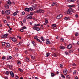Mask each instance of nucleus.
I'll list each match as a JSON object with an SVG mask.
<instances>
[{
	"instance_id": "1",
	"label": "nucleus",
	"mask_w": 79,
	"mask_h": 79,
	"mask_svg": "<svg viewBox=\"0 0 79 79\" xmlns=\"http://www.w3.org/2000/svg\"><path fill=\"white\" fill-rule=\"evenodd\" d=\"M75 6V5H69L68 6V7H69V8L68 10V11H66L65 12V13L66 15V14H68V15H71L72 13L71 12H73V9L71 8H73V7H74Z\"/></svg>"
},
{
	"instance_id": "2",
	"label": "nucleus",
	"mask_w": 79,
	"mask_h": 79,
	"mask_svg": "<svg viewBox=\"0 0 79 79\" xmlns=\"http://www.w3.org/2000/svg\"><path fill=\"white\" fill-rule=\"evenodd\" d=\"M32 18V16L31 15L29 14L27 15L26 17V19H31Z\"/></svg>"
},
{
	"instance_id": "3",
	"label": "nucleus",
	"mask_w": 79,
	"mask_h": 79,
	"mask_svg": "<svg viewBox=\"0 0 79 79\" xmlns=\"http://www.w3.org/2000/svg\"><path fill=\"white\" fill-rule=\"evenodd\" d=\"M37 13H44L45 11L44 10L42 9H39L37 10Z\"/></svg>"
},
{
	"instance_id": "4",
	"label": "nucleus",
	"mask_w": 79,
	"mask_h": 79,
	"mask_svg": "<svg viewBox=\"0 0 79 79\" xmlns=\"http://www.w3.org/2000/svg\"><path fill=\"white\" fill-rule=\"evenodd\" d=\"M63 17V15H62L60 14L58 15L57 17V19H60L61 18H62Z\"/></svg>"
},
{
	"instance_id": "5",
	"label": "nucleus",
	"mask_w": 79,
	"mask_h": 79,
	"mask_svg": "<svg viewBox=\"0 0 79 79\" xmlns=\"http://www.w3.org/2000/svg\"><path fill=\"white\" fill-rule=\"evenodd\" d=\"M7 66L8 67H9L10 69L12 71V70H13V66L12 65L10 66V65H8Z\"/></svg>"
},
{
	"instance_id": "6",
	"label": "nucleus",
	"mask_w": 79,
	"mask_h": 79,
	"mask_svg": "<svg viewBox=\"0 0 79 79\" xmlns=\"http://www.w3.org/2000/svg\"><path fill=\"white\" fill-rule=\"evenodd\" d=\"M10 74L12 77H14V73L12 71H9Z\"/></svg>"
},
{
	"instance_id": "7",
	"label": "nucleus",
	"mask_w": 79,
	"mask_h": 79,
	"mask_svg": "<svg viewBox=\"0 0 79 79\" xmlns=\"http://www.w3.org/2000/svg\"><path fill=\"white\" fill-rule=\"evenodd\" d=\"M46 43L47 44H48V45L50 44V40H49V39H48L46 40Z\"/></svg>"
},
{
	"instance_id": "8",
	"label": "nucleus",
	"mask_w": 79,
	"mask_h": 79,
	"mask_svg": "<svg viewBox=\"0 0 79 79\" xmlns=\"http://www.w3.org/2000/svg\"><path fill=\"white\" fill-rule=\"evenodd\" d=\"M67 48L68 49L70 50L71 49V48H72V46L71 44H69L67 46Z\"/></svg>"
},
{
	"instance_id": "9",
	"label": "nucleus",
	"mask_w": 79,
	"mask_h": 79,
	"mask_svg": "<svg viewBox=\"0 0 79 79\" xmlns=\"http://www.w3.org/2000/svg\"><path fill=\"white\" fill-rule=\"evenodd\" d=\"M10 12L11 11L10 10H6L5 11V13L6 15H9V14H10Z\"/></svg>"
},
{
	"instance_id": "10",
	"label": "nucleus",
	"mask_w": 79,
	"mask_h": 79,
	"mask_svg": "<svg viewBox=\"0 0 79 79\" xmlns=\"http://www.w3.org/2000/svg\"><path fill=\"white\" fill-rule=\"evenodd\" d=\"M25 11L27 12H29L30 11L29 8H25Z\"/></svg>"
},
{
	"instance_id": "11",
	"label": "nucleus",
	"mask_w": 79,
	"mask_h": 79,
	"mask_svg": "<svg viewBox=\"0 0 79 79\" xmlns=\"http://www.w3.org/2000/svg\"><path fill=\"white\" fill-rule=\"evenodd\" d=\"M12 41L14 42H17V40H16V39L15 38H13Z\"/></svg>"
},
{
	"instance_id": "12",
	"label": "nucleus",
	"mask_w": 79,
	"mask_h": 79,
	"mask_svg": "<svg viewBox=\"0 0 79 79\" xmlns=\"http://www.w3.org/2000/svg\"><path fill=\"white\" fill-rule=\"evenodd\" d=\"M25 60L27 62H29V59L27 57H26L25 58Z\"/></svg>"
},
{
	"instance_id": "13",
	"label": "nucleus",
	"mask_w": 79,
	"mask_h": 79,
	"mask_svg": "<svg viewBox=\"0 0 79 79\" xmlns=\"http://www.w3.org/2000/svg\"><path fill=\"white\" fill-rule=\"evenodd\" d=\"M67 72L68 70H64L63 71V73L65 75H66L67 74Z\"/></svg>"
},
{
	"instance_id": "14",
	"label": "nucleus",
	"mask_w": 79,
	"mask_h": 79,
	"mask_svg": "<svg viewBox=\"0 0 79 79\" xmlns=\"http://www.w3.org/2000/svg\"><path fill=\"white\" fill-rule=\"evenodd\" d=\"M40 25L39 24H34L33 26L34 27H37V26H40Z\"/></svg>"
},
{
	"instance_id": "15",
	"label": "nucleus",
	"mask_w": 79,
	"mask_h": 79,
	"mask_svg": "<svg viewBox=\"0 0 79 79\" xmlns=\"http://www.w3.org/2000/svg\"><path fill=\"white\" fill-rule=\"evenodd\" d=\"M6 47H8V48L9 47H10V44L9 43H7L6 44Z\"/></svg>"
},
{
	"instance_id": "16",
	"label": "nucleus",
	"mask_w": 79,
	"mask_h": 79,
	"mask_svg": "<svg viewBox=\"0 0 79 79\" xmlns=\"http://www.w3.org/2000/svg\"><path fill=\"white\" fill-rule=\"evenodd\" d=\"M36 7H37V5L36 4H35L33 5V10H35V9H36Z\"/></svg>"
},
{
	"instance_id": "17",
	"label": "nucleus",
	"mask_w": 79,
	"mask_h": 79,
	"mask_svg": "<svg viewBox=\"0 0 79 79\" xmlns=\"http://www.w3.org/2000/svg\"><path fill=\"white\" fill-rule=\"evenodd\" d=\"M60 49H65V47L63 46H61L60 47Z\"/></svg>"
},
{
	"instance_id": "18",
	"label": "nucleus",
	"mask_w": 79,
	"mask_h": 79,
	"mask_svg": "<svg viewBox=\"0 0 79 79\" xmlns=\"http://www.w3.org/2000/svg\"><path fill=\"white\" fill-rule=\"evenodd\" d=\"M18 69L19 71L21 72V73H23V70L20 68H19Z\"/></svg>"
},
{
	"instance_id": "19",
	"label": "nucleus",
	"mask_w": 79,
	"mask_h": 79,
	"mask_svg": "<svg viewBox=\"0 0 79 79\" xmlns=\"http://www.w3.org/2000/svg\"><path fill=\"white\" fill-rule=\"evenodd\" d=\"M31 43H32V44H33L34 47H35V45H36L35 43V42L34 41H32Z\"/></svg>"
},
{
	"instance_id": "20",
	"label": "nucleus",
	"mask_w": 79,
	"mask_h": 79,
	"mask_svg": "<svg viewBox=\"0 0 79 79\" xmlns=\"http://www.w3.org/2000/svg\"><path fill=\"white\" fill-rule=\"evenodd\" d=\"M18 15V14H17V13L16 12H15L13 14H12V15L13 16H16V15Z\"/></svg>"
},
{
	"instance_id": "21",
	"label": "nucleus",
	"mask_w": 79,
	"mask_h": 79,
	"mask_svg": "<svg viewBox=\"0 0 79 79\" xmlns=\"http://www.w3.org/2000/svg\"><path fill=\"white\" fill-rule=\"evenodd\" d=\"M61 76L62 78H64V79H66V77H65V76L63 75L62 74H61Z\"/></svg>"
},
{
	"instance_id": "22",
	"label": "nucleus",
	"mask_w": 79,
	"mask_h": 79,
	"mask_svg": "<svg viewBox=\"0 0 79 79\" xmlns=\"http://www.w3.org/2000/svg\"><path fill=\"white\" fill-rule=\"evenodd\" d=\"M36 40L38 41V42H40V43H42V41L39 40V39L38 38H37L36 39Z\"/></svg>"
},
{
	"instance_id": "23",
	"label": "nucleus",
	"mask_w": 79,
	"mask_h": 79,
	"mask_svg": "<svg viewBox=\"0 0 79 79\" xmlns=\"http://www.w3.org/2000/svg\"><path fill=\"white\" fill-rule=\"evenodd\" d=\"M7 3L9 5H11V2L10 0H8V1Z\"/></svg>"
},
{
	"instance_id": "24",
	"label": "nucleus",
	"mask_w": 79,
	"mask_h": 79,
	"mask_svg": "<svg viewBox=\"0 0 79 79\" xmlns=\"http://www.w3.org/2000/svg\"><path fill=\"white\" fill-rule=\"evenodd\" d=\"M51 76L52 77H53V76H55V74L53 73H51Z\"/></svg>"
},
{
	"instance_id": "25",
	"label": "nucleus",
	"mask_w": 79,
	"mask_h": 79,
	"mask_svg": "<svg viewBox=\"0 0 79 79\" xmlns=\"http://www.w3.org/2000/svg\"><path fill=\"white\" fill-rule=\"evenodd\" d=\"M41 40H42V41H44V37L43 36H42L40 38Z\"/></svg>"
},
{
	"instance_id": "26",
	"label": "nucleus",
	"mask_w": 79,
	"mask_h": 79,
	"mask_svg": "<svg viewBox=\"0 0 79 79\" xmlns=\"http://www.w3.org/2000/svg\"><path fill=\"white\" fill-rule=\"evenodd\" d=\"M36 30L37 31H39L40 30V28L36 27Z\"/></svg>"
},
{
	"instance_id": "27",
	"label": "nucleus",
	"mask_w": 79,
	"mask_h": 79,
	"mask_svg": "<svg viewBox=\"0 0 79 79\" xmlns=\"http://www.w3.org/2000/svg\"><path fill=\"white\" fill-rule=\"evenodd\" d=\"M2 46H5V42H2Z\"/></svg>"
},
{
	"instance_id": "28",
	"label": "nucleus",
	"mask_w": 79,
	"mask_h": 79,
	"mask_svg": "<svg viewBox=\"0 0 79 79\" xmlns=\"http://www.w3.org/2000/svg\"><path fill=\"white\" fill-rule=\"evenodd\" d=\"M51 27H56V25L55 24H53Z\"/></svg>"
},
{
	"instance_id": "29",
	"label": "nucleus",
	"mask_w": 79,
	"mask_h": 79,
	"mask_svg": "<svg viewBox=\"0 0 79 79\" xmlns=\"http://www.w3.org/2000/svg\"><path fill=\"white\" fill-rule=\"evenodd\" d=\"M46 56H47V57H48V56H50V53H46Z\"/></svg>"
},
{
	"instance_id": "30",
	"label": "nucleus",
	"mask_w": 79,
	"mask_h": 79,
	"mask_svg": "<svg viewBox=\"0 0 79 79\" xmlns=\"http://www.w3.org/2000/svg\"><path fill=\"white\" fill-rule=\"evenodd\" d=\"M68 18H69V17H65L64 18L65 20L66 21H67V20H68Z\"/></svg>"
},
{
	"instance_id": "31",
	"label": "nucleus",
	"mask_w": 79,
	"mask_h": 79,
	"mask_svg": "<svg viewBox=\"0 0 79 79\" xmlns=\"http://www.w3.org/2000/svg\"><path fill=\"white\" fill-rule=\"evenodd\" d=\"M9 73H10V72H8V71H6V75H8L9 74Z\"/></svg>"
},
{
	"instance_id": "32",
	"label": "nucleus",
	"mask_w": 79,
	"mask_h": 79,
	"mask_svg": "<svg viewBox=\"0 0 79 79\" xmlns=\"http://www.w3.org/2000/svg\"><path fill=\"white\" fill-rule=\"evenodd\" d=\"M15 79H18L19 78V77H18V75H16L15 77Z\"/></svg>"
},
{
	"instance_id": "33",
	"label": "nucleus",
	"mask_w": 79,
	"mask_h": 79,
	"mask_svg": "<svg viewBox=\"0 0 79 79\" xmlns=\"http://www.w3.org/2000/svg\"><path fill=\"white\" fill-rule=\"evenodd\" d=\"M53 56H54V57H56V53H54L53 54Z\"/></svg>"
},
{
	"instance_id": "34",
	"label": "nucleus",
	"mask_w": 79,
	"mask_h": 79,
	"mask_svg": "<svg viewBox=\"0 0 79 79\" xmlns=\"http://www.w3.org/2000/svg\"><path fill=\"white\" fill-rule=\"evenodd\" d=\"M72 66H76V64L75 63H73L72 64Z\"/></svg>"
},
{
	"instance_id": "35",
	"label": "nucleus",
	"mask_w": 79,
	"mask_h": 79,
	"mask_svg": "<svg viewBox=\"0 0 79 79\" xmlns=\"http://www.w3.org/2000/svg\"><path fill=\"white\" fill-rule=\"evenodd\" d=\"M51 27L54 29H56V27Z\"/></svg>"
},
{
	"instance_id": "36",
	"label": "nucleus",
	"mask_w": 79,
	"mask_h": 79,
	"mask_svg": "<svg viewBox=\"0 0 79 79\" xmlns=\"http://www.w3.org/2000/svg\"><path fill=\"white\" fill-rule=\"evenodd\" d=\"M4 35L5 37H7V36H8V34H4Z\"/></svg>"
},
{
	"instance_id": "37",
	"label": "nucleus",
	"mask_w": 79,
	"mask_h": 79,
	"mask_svg": "<svg viewBox=\"0 0 79 79\" xmlns=\"http://www.w3.org/2000/svg\"><path fill=\"white\" fill-rule=\"evenodd\" d=\"M20 31L22 32H24V30L23 29H22V28L21 29H20Z\"/></svg>"
},
{
	"instance_id": "38",
	"label": "nucleus",
	"mask_w": 79,
	"mask_h": 79,
	"mask_svg": "<svg viewBox=\"0 0 79 79\" xmlns=\"http://www.w3.org/2000/svg\"><path fill=\"white\" fill-rule=\"evenodd\" d=\"M21 44H22L21 42H20L19 43V44H17V45H21Z\"/></svg>"
},
{
	"instance_id": "39",
	"label": "nucleus",
	"mask_w": 79,
	"mask_h": 79,
	"mask_svg": "<svg viewBox=\"0 0 79 79\" xmlns=\"http://www.w3.org/2000/svg\"><path fill=\"white\" fill-rule=\"evenodd\" d=\"M45 23H46L47 24V23H48V20H47V19H45Z\"/></svg>"
},
{
	"instance_id": "40",
	"label": "nucleus",
	"mask_w": 79,
	"mask_h": 79,
	"mask_svg": "<svg viewBox=\"0 0 79 79\" xmlns=\"http://www.w3.org/2000/svg\"><path fill=\"white\" fill-rule=\"evenodd\" d=\"M60 41L61 42H63V41H64V39H63V38H61L60 39Z\"/></svg>"
},
{
	"instance_id": "41",
	"label": "nucleus",
	"mask_w": 79,
	"mask_h": 79,
	"mask_svg": "<svg viewBox=\"0 0 79 79\" xmlns=\"http://www.w3.org/2000/svg\"><path fill=\"white\" fill-rule=\"evenodd\" d=\"M33 9H34L33 8L30 7V10H31V11H32L33 10Z\"/></svg>"
},
{
	"instance_id": "42",
	"label": "nucleus",
	"mask_w": 79,
	"mask_h": 79,
	"mask_svg": "<svg viewBox=\"0 0 79 79\" xmlns=\"http://www.w3.org/2000/svg\"><path fill=\"white\" fill-rule=\"evenodd\" d=\"M31 57L32 59H33V60H34V58L35 57L34 56H31Z\"/></svg>"
},
{
	"instance_id": "43",
	"label": "nucleus",
	"mask_w": 79,
	"mask_h": 79,
	"mask_svg": "<svg viewBox=\"0 0 79 79\" xmlns=\"http://www.w3.org/2000/svg\"><path fill=\"white\" fill-rule=\"evenodd\" d=\"M6 59V56H3L2 57V60H5Z\"/></svg>"
},
{
	"instance_id": "44",
	"label": "nucleus",
	"mask_w": 79,
	"mask_h": 79,
	"mask_svg": "<svg viewBox=\"0 0 79 79\" xmlns=\"http://www.w3.org/2000/svg\"><path fill=\"white\" fill-rule=\"evenodd\" d=\"M52 6H54V5H55V3H53L52 4Z\"/></svg>"
},
{
	"instance_id": "45",
	"label": "nucleus",
	"mask_w": 79,
	"mask_h": 79,
	"mask_svg": "<svg viewBox=\"0 0 79 79\" xmlns=\"http://www.w3.org/2000/svg\"><path fill=\"white\" fill-rule=\"evenodd\" d=\"M75 35L76 37H77V36H78V33H77V32L75 34Z\"/></svg>"
},
{
	"instance_id": "46",
	"label": "nucleus",
	"mask_w": 79,
	"mask_h": 79,
	"mask_svg": "<svg viewBox=\"0 0 79 79\" xmlns=\"http://www.w3.org/2000/svg\"><path fill=\"white\" fill-rule=\"evenodd\" d=\"M25 14V12H23L22 13V15H24Z\"/></svg>"
},
{
	"instance_id": "47",
	"label": "nucleus",
	"mask_w": 79,
	"mask_h": 79,
	"mask_svg": "<svg viewBox=\"0 0 79 79\" xmlns=\"http://www.w3.org/2000/svg\"><path fill=\"white\" fill-rule=\"evenodd\" d=\"M76 74V71L75 70L73 72V74Z\"/></svg>"
},
{
	"instance_id": "48",
	"label": "nucleus",
	"mask_w": 79,
	"mask_h": 79,
	"mask_svg": "<svg viewBox=\"0 0 79 79\" xmlns=\"http://www.w3.org/2000/svg\"><path fill=\"white\" fill-rule=\"evenodd\" d=\"M22 29L24 30L25 29H26V27H23L22 28Z\"/></svg>"
},
{
	"instance_id": "49",
	"label": "nucleus",
	"mask_w": 79,
	"mask_h": 79,
	"mask_svg": "<svg viewBox=\"0 0 79 79\" xmlns=\"http://www.w3.org/2000/svg\"><path fill=\"white\" fill-rule=\"evenodd\" d=\"M31 15H34V13H33V12H30V14Z\"/></svg>"
},
{
	"instance_id": "50",
	"label": "nucleus",
	"mask_w": 79,
	"mask_h": 79,
	"mask_svg": "<svg viewBox=\"0 0 79 79\" xmlns=\"http://www.w3.org/2000/svg\"><path fill=\"white\" fill-rule=\"evenodd\" d=\"M17 63L18 64H21V62H20L19 61H17Z\"/></svg>"
},
{
	"instance_id": "51",
	"label": "nucleus",
	"mask_w": 79,
	"mask_h": 79,
	"mask_svg": "<svg viewBox=\"0 0 79 79\" xmlns=\"http://www.w3.org/2000/svg\"><path fill=\"white\" fill-rule=\"evenodd\" d=\"M23 22L24 23H26V19H24Z\"/></svg>"
},
{
	"instance_id": "52",
	"label": "nucleus",
	"mask_w": 79,
	"mask_h": 79,
	"mask_svg": "<svg viewBox=\"0 0 79 79\" xmlns=\"http://www.w3.org/2000/svg\"><path fill=\"white\" fill-rule=\"evenodd\" d=\"M17 37L18 38H19V39H21V36H17Z\"/></svg>"
},
{
	"instance_id": "53",
	"label": "nucleus",
	"mask_w": 79,
	"mask_h": 79,
	"mask_svg": "<svg viewBox=\"0 0 79 79\" xmlns=\"http://www.w3.org/2000/svg\"><path fill=\"white\" fill-rule=\"evenodd\" d=\"M36 27H33V29L34 30H36Z\"/></svg>"
},
{
	"instance_id": "54",
	"label": "nucleus",
	"mask_w": 79,
	"mask_h": 79,
	"mask_svg": "<svg viewBox=\"0 0 79 79\" xmlns=\"http://www.w3.org/2000/svg\"><path fill=\"white\" fill-rule=\"evenodd\" d=\"M9 59H11L12 58V57L11 56H9Z\"/></svg>"
},
{
	"instance_id": "55",
	"label": "nucleus",
	"mask_w": 79,
	"mask_h": 79,
	"mask_svg": "<svg viewBox=\"0 0 79 79\" xmlns=\"http://www.w3.org/2000/svg\"><path fill=\"white\" fill-rule=\"evenodd\" d=\"M68 2L69 3H70V2H71V0H68Z\"/></svg>"
},
{
	"instance_id": "56",
	"label": "nucleus",
	"mask_w": 79,
	"mask_h": 79,
	"mask_svg": "<svg viewBox=\"0 0 79 79\" xmlns=\"http://www.w3.org/2000/svg\"><path fill=\"white\" fill-rule=\"evenodd\" d=\"M67 78H69V75H67L66 76Z\"/></svg>"
},
{
	"instance_id": "57",
	"label": "nucleus",
	"mask_w": 79,
	"mask_h": 79,
	"mask_svg": "<svg viewBox=\"0 0 79 79\" xmlns=\"http://www.w3.org/2000/svg\"><path fill=\"white\" fill-rule=\"evenodd\" d=\"M1 13H2V14H4L5 13V12H4L3 10L2 11Z\"/></svg>"
},
{
	"instance_id": "58",
	"label": "nucleus",
	"mask_w": 79,
	"mask_h": 79,
	"mask_svg": "<svg viewBox=\"0 0 79 79\" xmlns=\"http://www.w3.org/2000/svg\"><path fill=\"white\" fill-rule=\"evenodd\" d=\"M69 53H73V51H71V50L69 51Z\"/></svg>"
},
{
	"instance_id": "59",
	"label": "nucleus",
	"mask_w": 79,
	"mask_h": 79,
	"mask_svg": "<svg viewBox=\"0 0 79 79\" xmlns=\"http://www.w3.org/2000/svg\"><path fill=\"white\" fill-rule=\"evenodd\" d=\"M75 16H76V18H77L78 17V15L77 14H76L75 15Z\"/></svg>"
},
{
	"instance_id": "60",
	"label": "nucleus",
	"mask_w": 79,
	"mask_h": 79,
	"mask_svg": "<svg viewBox=\"0 0 79 79\" xmlns=\"http://www.w3.org/2000/svg\"><path fill=\"white\" fill-rule=\"evenodd\" d=\"M15 56H18V54L17 53L16 54Z\"/></svg>"
},
{
	"instance_id": "61",
	"label": "nucleus",
	"mask_w": 79,
	"mask_h": 79,
	"mask_svg": "<svg viewBox=\"0 0 79 79\" xmlns=\"http://www.w3.org/2000/svg\"><path fill=\"white\" fill-rule=\"evenodd\" d=\"M65 53L66 55H68V52H65Z\"/></svg>"
},
{
	"instance_id": "62",
	"label": "nucleus",
	"mask_w": 79,
	"mask_h": 79,
	"mask_svg": "<svg viewBox=\"0 0 79 79\" xmlns=\"http://www.w3.org/2000/svg\"><path fill=\"white\" fill-rule=\"evenodd\" d=\"M4 79H8V77H4Z\"/></svg>"
},
{
	"instance_id": "63",
	"label": "nucleus",
	"mask_w": 79,
	"mask_h": 79,
	"mask_svg": "<svg viewBox=\"0 0 79 79\" xmlns=\"http://www.w3.org/2000/svg\"><path fill=\"white\" fill-rule=\"evenodd\" d=\"M4 23H6V20H4Z\"/></svg>"
},
{
	"instance_id": "64",
	"label": "nucleus",
	"mask_w": 79,
	"mask_h": 79,
	"mask_svg": "<svg viewBox=\"0 0 79 79\" xmlns=\"http://www.w3.org/2000/svg\"><path fill=\"white\" fill-rule=\"evenodd\" d=\"M75 79H78V77H77V76H76L75 77Z\"/></svg>"
}]
</instances>
